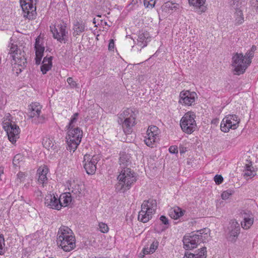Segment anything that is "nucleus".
I'll list each match as a JSON object with an SVG mask.
<instances>
[{"label": "nucleus", "instance_id": "f257e3e1", "mask_svg": "<svg viewBox=\"0 0 258 258\" xmlns=\"http://www.w3.org/2000/svg\"><path fill=\"white\" fill-rule=\"evenodd\" d=\"M57 244L65 251H70L76 247V239L72 230L68 227L61 226L57 232Z\"/></svg>", "mask_w": 258, "mask_h": 258}, {"label": "nucleus", "instance_id": "f03ea898", "mask_svg": "<svg viewBox=\"0 0 258 258\" xmlns=\"http://www.w3.org/2000/svg\"><path fill=\"white\" fill-rule=\"evenodd\" d=\"M142 209L138 215V220L146 223L152 218L157 208V202L153 199L144 201L141 206Z\"/></svg>", "mask_w": 258, "mask_h": 258}, {"label": "nucleus", "instance_id": "7ed1b4c3", "mask_svg": "<svg viewBox=\"0 0 258 258\" xmlns=\"http://www.w3.org/2000/svg\"><path fill=\"white\" fill-rule=\"evenodd\" d=\"M117 179L121 188H124L125 189H128L137 180L134 171L130 168L124 167L121 169Z\"/></svg>", "mask_w": 258, "mask_h": 258}, {"label": "nucleus", "instance_id": "20e7f679", "mask_svg": "<svg viewBox=\"0 0 258 258\" xmlns=\"http://www.w3.org/2000/svg\"><path fill=\"white\" fill-rule=\"evenodd\" d=\"M68 136L66 137L68 149L70 152H74L80 144L83 135V132L78 127L68 129Z\"/></svg>", "mask_w": 258, "mask_h": 258}, {"label": "nucleus", "instance_id": "39448f33", "mask_svg": "<svg viewBox=\"0 0 258 258\" xmlns=\"http://www.w3.org/2000/svg\"><path fill=\"white\" fill-rule=\"evenodd\" d=\"M251 62L249 59H245L242 53H236L232 57L234 74L239 75L244 73Z\"/></svg>", "mask_w": 258, "mask_h": 258}, {"label": "nucleus", "instance_id": "423d86ee", "mask_svg": "<svg viewBox=\"0 0 258 258\" xmlns=\"http://www.w3.org/2000/svg\"><path fill=\"white\" fill-rule=\"evenodd\" d=\"M194 112H188L181 118L180 125L183 132L189 134L194 132L197 127Z\"/></svg>", "mask_w": 258, "mask_h": 258}, {"label": "nucleus", "instance_id": "0eeeda50", "mask_svg": "<svg viewBox=\"0 0 258 258\" xmlns=\"http://www.w3.org/2000/svg\"><path fill=\"white\" fill-rule=\"evenodd\" d=\"M202 230L198 231V234H194L189 235H185L183 238L184 248L187 249H191L197 247L198 244L203 242Z\"/></svg>", "mask_w": 258, "mask_h": 258}, {"label": "nucleus", "instance_id": "6e6552de", "mask_svg": "<svg viewBox=\"0 0 258 258\" xmlns=\"http://www.w3.org/2000/svg\"><path fill=\"white\" fill-rule=\"evenodd\" d=\"M3 128L7 133L9 140L12 143H15L16 140L19 138L20 132L19 126L13 121L6 120L3 121Z\"/></svg>", "mask_w": 258, "mask_h": 258}, {"label": "nucleus", "instance_id": "1a4fd4ad", "mask_svg": "<svg viewBox=\"0 0 258 258\" xmlns=\"http://www.w3.org/2000/svg\"><path fill=\"white\" fill-rule=\"evenodd\" d=\"M36 1L37 0H20L24 17L29 20L36 18V7H34V5H36Z\"/></svg>", "mask_w": 258, "mask_h": 258}, {"label": "nucleus", "instance_id": "9d476101", "mask_svg": "<svg viewBox=\"0 0 258 258\" xmlns=\"http://www.w3.org/2000/svg\"><path fill=\"white\" fill-rule=\"evenodd\" d=\"M239 122V119L237 115L229 114L223 119L220 125L221 130L224 133H227L230 128H236Z\"/></svg>", "mask_w": 258, "mask_h": 258}, {"label": "nucleus", "instance_id": "9b49d317", "mask_svg": "<svg viewBox=\"0 0 258 258\" xmlns=\"http://www.w3.org/2000/svg\"><path fill=\"white\" fill-rule=\"evenodd\" d=\"M41 110V106L38 103H32L29 107L28 115L33 118L32 121L35 124L42 123L44 121L45 117L40 115Z\"/></svg>", "mask_w": 258, "mask_h": 258}, {"label": "nucleus", "instance_id": "f8f14e48", "mask_svg": "<svg viewBox=\"0 0 258 258\" xmlns=\"http://www.w3.org/2000/svg\"><path fill=\"white\" fill-rule=\"evenodd\" d=\"M129 113V109L124 111L120 114L119 120L118 121L120 124L122 123L124 132L127 133L131 132L132 127L134 125L135 123V117L133 115L127 117Z\"/></svg>", "mask_w": 258, "mask_h": 258}, {"label": "nucleus", "instance_id": "ddd939ff", "mask_svg": "<svg viewBox=\"0 0 258 258\" xmlns=\"http://www.w3.org/2000/svg\"><path fill=\"white\" fill-rule=\"evenodd\" d=\"M98 161V158L93 156L90 158V155L86 154L84 158V167L87 174L93 175L96 170V164Z\"/></svg>", "mask_w": 258, "mask_h": 258}, {"label": "nucleus", "instance_id": "4468645a", "mask_svg": "<svg viewBox=\"0 0 258 258\" xmlns=\"http://www.w3.org/2000/svg\"><path fill=\"white\" fill-rule=\"evenodd\" d=\"M147 138L144 140L147 146L153 147L158 137V128L152 125L149 127L147 131Z\"/></svg>", "mask_w": 258, "mask_h": 258}, {"label": "nucleus", "instance_id": "2eb2a0df", "mask_svg": "<svg viewBox=\"0 0 258 258\" xmlns=\"http://www.w3.org/2000/svg\"><path fill=\"white\" fill-rule=\"evenodd\" d=\"M66 26L61 24L58 25L57 27L55 26H54L53 28L51 26L50 27L53 37L60 42L63 41L64 42L66 41L65 37L68 33V31L66 30Z\"/></svg>", "mask_w": 258, "mask_h": 258}, {"label": "nucleus", "instance_id": "dca6fc26", "mask_svg": "<svg viewBox=\"0 0 258 258\" xmlns=\"http://www.w3.org/2000/svg\"><path fill=\"white\" fill-rule=\"evenodd\" d=\"M180 99L179 102L181 104L191 105L195 102V99L197 98V95L195 92L189 91H183L180 93Z\"/></svg>", "mask_w": 258, "mask_h": 258}, {"label": "nucleus", "instance_id": "f3484780", "mask_svg": "<svg viewBox=\"0 0 258 258\" xmlns=\"http://www.w3.org/2000/svg\"><path fill=\"white\" fill-rule=\"evenodd\" d=\"M230 225L229 232L227 238L229 241L234 242L240 233V228L239 223L235 220H231Z\"/></svg>", "mask_w": 258, "mask_h": 258}, {"label": "nucleus", "instance_id": "a211bd4d", "mask_svg": "<svg viewBox=\"0 0 258 258\" xmlns=\"http://www.w3.org/2000/svg\"><path fill=\"white\" fill-rule=\"evenodd\" d=\"M44 203L46 207L57 210H60L62 207L59 199L53 195L49 194L46 195L45 197Z\"/></svg>", "mask_w": 258, "mask_h": 258}, {"label": "nucleus", "instance_id": "6ab92c4d", "mask_svg": "<svg viewBox=\"0 0 258 258\" xmlns=\"http://www.w3.org/2000/svg\"><path fill=\"white\" fill-rule=\"evenodd\" d=\"M68 184L69 190L76 198L81 197L83 195V188L82 185L77 183L74 180L69 181Z\"/></svg>", "mask_w": 258, "mask_h": 258}, {"label": "nucleus", "instance_id": "aec40b11", "mask_svg": "<svg viewBox=\"0 0 258 258\" xmlns=\"http://www.w3.org/2000/svg\"><path fill=\"white\" fill-rule=\"evenodd\" d=\"M206 247H203L196 250L195 253L185 252L183 258H206L207 250Z\"/></svg>", "mask_w": 258, "mask_h": 258}, {"label": "nucleus", "instance_id": "412c9836", "mask_svg": "<svg viewBox=\"0 0 258 258\" xmlns=\"http://www.w3.org/2000/svg\"><path fill=\"white\" fill-rule=\"evenodd\" d=\"M206 0H188L190 5L196 8V11L199 14H201L206 11L207 8L204 6Z\"/></svg>", "mask_w": 258, "mask_h": 258}, {"label": "nucleus", "instance_id": "4be33fe9", "mask_svg": "<svg viewBox=\"0 0 258 258\" xmlns=\"http://www.w3.org/2000/svg\"><path fill=\"white\" fill-rule=\"evenodd\" d=\"M48 172V169L47 166L43 165L40 166L37 170L38 174V181L40 183H44L47 180L46 175Z\"/></svg>", "mask_w": 258, "mask_h": 258}, {"label": "nucleus", "instance_id": "5701e85b", "mask_svg": "<svg viewBox=\"0 0 258 258\" xmlns=\"http://www.w3.org/2000/svg\"><path fill=\"white\" fill-rule=\"evenodd\" d=\"M137 41V44L142 48L147 46L148 42L150 41V36L149 33L145 32L140 34Z\"/></svg>", "mask_w": 258, "mask_h": 258}, {"label": "nucleus", "instance_id": "b1692460", "mask_svg": "<svg viewBox=\"0 0 258 258\" xmlns=\"http://www.w3.org/2000/svg\"><path fill=\"white\" fill-rule=\"evenodd\" d=\"M52 56H45L43 60L41 71L43 74H45L52 67Z\"/></svg>", "mask_w": 258, "mask_h": 258}, {"label": "nucleus", "instance_id": "393cba45", "mask_svg": "<svg viewBox=\"0 0 258 258\" xmlns=\"http://www.w3.org/2000/svg\"><path fill=\"white\" fill-rule=\"evenodd\" d=\"M85 31V24L82 22H80L77 21L74 24V32L73 35L77 36L80 35L82 33Z\"/></svg>", "mask_w": 258, "mask_h": 258}, {"label": "nucleus", "instance_id": "a878e982", "mask_svg": "<svg viewBox=\"0 0 258 258\" xmlns=\"http://www.w3.org/2000/svg\"><path fill=\"white\" fill-rule=\"evenodd\" d=\"M10 52L11 56L13 57L14 60L17 59V58L15 57L16 56L18 58L24 56V52H22L20 49L18 48L17 46H12L10 48Z\"/></svg>", "mask_w": 258, "mask_h": 258}, {"label": "nucleus", "instance_id": "bb28decb", "mask_svg": "<svg viewBox=\"0 0 258 258\" xmlns=\"http://www.w3.org/2000/svg\"><path fill=\"white\" fill-rule=\"evenodd\" d=\"M58 199L62 205V207L67 206L72 202V197L70 192H69L68 194H63L61 195Z\"/></svg>", "mask_w": 258, "mask_h": 258}, {"label": "nucleus", "instance_id": "cd10ccee", "mask_svg": "<svg viewBox=\"0 0 258 258\" xmlns=\"http://www.w3.org/2000/svg\"><path fill=\"white\" fill-rule=\"evenodd\" d=\"M183 215V211L179 208L176 207L171 209L169 213L171 218L177 219Z\"/></svg>", "mask_w": 258, "mask_h": 258}, {"label": "nucleus", "instance_id": "c85d7f7f", "mask_svg": "<svg viewBox=\"0 0 258 258\" xmlns=\"http://www.w3.org/2000/svg\"><path fill=\"white\" fill-rule=\"evenodd\" d=\"M119 162L121 169H123V167H127L126 166L131 163L130 156L127 154H122L120 157Z\"/></svg>", "mask_w": 258, "mask_h": 258}, {"label": "nucleus", "instance_id": "c756f323", "mask_svg": "<svg viewBox=\"0 0 258 258\" xmlns=\"http://www.w3.org/2000/svg\"><path fill=\"white\" fill-rule=\"evenodd\" d=\"M42 144L46 149L50 150V149L54 150V144L53 139L50 138L45 137L43 139Z\"/></svg>", "mask_w": 258, "mask_h": 258}, {"label": "nucleus", "instance_id": "7c9ffc66", "mask_svg": "<svg viewBox=\"0 0 258 258\" xmlns=\"http://www.w3.org/2000/svg\"><path fill=\"white\" fill-rule=\"evenodd\" d=\"M235 17V24L236 25H239L244 22V17L241 10L239 9L236 10Z\"/></svg>", "mask_w": 258, "mask_h": 258}, {"label": "nucleus", "instance_id": "2f4dec72", "mask_svg": "<svg viewBox=\"0 0 258 258\" xmlns=\"http://www.w3.org/2000/svg\"><path fill=\"white\" fill-rule=\"evenodd\" d=\"M17 59L14 60L15 63H17L19 67H21L19 68V71H22V69H24L26 67L27 61L26 58L24 56L18 58L17 56H15Z\"/></svg>", "mask_w": 258, "mask_h": 258}, {"label": "nucleus", "instance_id": "473e14b6", "mask_svg": "<svg viewBox=\"0 0 258 258\" xmlns=\"http://www.w3.org/2000/svg\"><path fill=\"white\" fill-rule=\"evenodd\" d=\"M253 223V217L245 218L243 221L241 222V227L245 229H249Z\"/></svg>", "mask_w": 258, "mask_h": 258}, {"label": "nucleus", "instance_id": "72a5a7b5", "mask_svg": "<svg viewBox=\"0 0 258 258\" xmlns=\"http://www.w3.org/2000/svg\"><path fill=\"white\" fill-rule=\"evenodd\" d=\"M178 4L173 3L171 2H168L165 3L163 6L162 8L166 11L169 10H173L177 8Z\"/></svg>", "mask_w": 258, "mask_h": 258}, {"label": "nucleus", "instance_id": "f704fd0d", "mask_svg": "<svg viewBox=\"0 0 258 258\" xmlns=\"http://www.w3.org/2000/svg\"><path fill=\"white\" fill-rule=\"evenodd\" d=\"M79 116L78 113H75L74 114V115L72 116L71 120L68 124L67 125L68 129L69 128H73L74 126V123L76 122L77 121L78 117Z\"/></svg>", "mask_w": 258, "mask_h": 258}, {"label": "nucleus", "instance_id": "c9c22d12", "mask_svg": "<svg viewBox=\"0 0 258 258\" xmlns=\"http://www.w3.org/2000/svg\"><path fill=\"white\" fill-rule=\"evenodd\" d=\"M5 246V239L2 234H0V254L3 255L5 252L4 248Z\"/></svg>", "mask_w": 258, "mask_h": 258}, {"label": "nucleus", "instance_id": "e433bc0d", "mask_svg": "<svg viewBox=\"0 0 258 258\" xmlns=\"http://www.w3.org/2000/svg\"><path fill=\"white\" fill-rule=\"evenodd\" d=\"M23 160V157L21 154H17L14 157L13 163L14 166H17L18 164Z\"/></svg>", "mask_w": 258, "mask_h": 258}, {"label": "nucleus", "instance_id": "4c0bfd02", "mask_svg": "<svg viewBox=\"0 0 258 258\" xmlns=\"http://www.w3.org/2000/svg\"><path fill=\"white\" fill-rule=\"evenodd\" d=\"M99 227L100 231L102 233H107L108 231V227L107 225L104 223H100L99 224Z\"/></svg>", "mask_w": 258, "mask_h": 258}, {"label": "nucleus", "instance_id": "58836bf2", "mask_svg": "<svg viewBox=\"0 0 258 258\" xmlns=\"http://www.w3.org/2000/svg\"><path fill=\"white\" fill-rule=\"evenodd\" d=\"M144 6L148 8L150 7L151 8H153L155 4V0H144Z\"/></svg>", "mask_w": 258, "mask_h": 258}, {"label": "nucleus", "instance_id": "ea45409f", "mask_svg": "<svg viewBox=\"0 0 258 258\" xmlns=\"http://www.w3.org/2000/svg\"><path fill=\"white\" fill-rule=\"evenodd\" d=\"M232 194L231 190L228 189L224 191L221 194V198L223 200H226L229 198V197Z\"/></svg>", "mask_w": 258, "mask_h": 258}, {"label": "nucleus", "instance_id": "a19ab883", "mask_svg": "<svg viewBox=\"0 0 258 258\" xmlns=\"http://www.w3.org/2000/svg\"><path fill=\"white\" fill-rule=\"evenodd\" d=\"M159 245V242L157 241H153L152 243L151 244L150 247V250L151 252V253H153L155 251L156 249L157 248Z\"/></svg>", "mask_w": 258, "mask_h": 258}, {"label": "nucleus", "instance_id": "79ce46f5", "mask_svg": "<svg viewBox=\"0 0 258 258\" xmlns=\"http://www.w3.org/2000/svg\"><path fill=\"white\" fill-rule=\"evenodd\" d=\"M214 181L217 184H221L223 181V178L221 175H216L214 177Z\"/></svg>", "mask_w": 258, "mask_h": 258}, {"label": "nucleus", "instance_id": "37998d69", "mask_svg": "<svg viewBox=\"0 0 258 258\" xmlns=\"http://www.w3.org/2000/svg\"><path fill=\"white\" fill-rule=\"evenodd\" d=\"M241 214L243 219H245V218H248V217L250 218L253 217V215L252 214V213L248 211H243V212L241 213Z\"/></svg>", "mask_w": 258, "mask_h": 258}, {"label": "nucleus", "instance_id": "c03bdc74", "mask_svg": "<svg viewBox=\"0 0 258 258\" xmlns=\"http://www.w3.org/2000/svg\"><path fill=\"white\" fill-rule=\"evenodd\" d=\"M242 2H240V0H232V3L231 5L233 7L235 10L239 9L238 7L241 5Z\"/></svg>", "mask_w": 258, "mask_h": 258}, {"label": "nucleus", "instance_id": "a18cd8bd", "mask_svg": "<svg viewBox=\"0 0 258 258\" xmlns=\"http://www.w3.org/2000/svg\"><path fill=\"white\" fill-rule=\"evenodd\" d=\"M35 53L43 54L45 48L43 45L38 46L37 48H35Z\"/></svg>", "mask_w": 258, "mask_h": 258}, {"label": "nucleus", "instance_id": "49530a36", "mask_svg": "<svg viewBox=\"0 0 258 258\" xmlns=\"http://www.w3.org/2000/svg\"><path fill=\"white\" fill-rule=\"evenodd\" d=\"M256 174L254 170L249 169L248 171H245L244 176H249L250 177L254 176Z\"/></svg>", "mask_w": 258, "mask_h": 258}, {"label": "nucleus", "instance_id": "de8ad7c7", "mask_svg": "<svg viewBox=\"0 0 258 258\" xmlns=\"http://www.w3.org/2000/svg\"><path fill=\"white\" fill-rule=\"evenodd\" d=\"M67 82L73 88L77 87V84L73 80V79L72 77H69L67 79Z\"/></svg>", "mask_w": 258, "mask_h": 258}, {"label": "nucleus", "instance_id": "09e8293b", "mask_svg": "<svg viewBox=\"0 0 258 258\" xmlns=\"http://www.w3.org/2000/svg\"><path fill=\"white\" fill-rule=\"evenodd\" d=\"M254 53L252 52H251L250 50H249V51L247 52L245 55H244V57L245 59H249V60H251V58L253 57Z\"/></svg>", "mask_w": 258, "mask_h": 258}, {"label": "nucleus", "instance_id": "8fccbe9b", "mask_svg": "<svg viewBox=\"0 0 258 258\" xmlns=\"http://www.w3.org/2000/svg\"><path fill=\"white\" fill-rule=\"evenodd\" d=\"M43 55V54L36 53L35 61L36 64H39L40 63Z\"/></svg>", "mask_w": 258, "mask_h": 258}, {"label": "nucleus", "instance_id": "3c124183", "mask_svg": "<svg viewBox=\"0 0 258 258\" xmlns=\"http://www.w3.org/2000/svg\"><path fill=\"white\" fill-rule=\"evenodd\" d=\"M160 220L162 222V223L163 224H164V225H167L169 224V220L167 219V218L165 216H163V215L161 216L160 217Z\"/></svg>", "mask_w": 258, "mask_h": 258}, {"label": "nucleus", "instance_id": "603ef678", "mask_svg": "<svg viewBox=\"0 0 258 258\" xmlns=\"http://www.w3.org/2000/svg\"><path fill=\"white\" fill-rule=\"evenodd\" d=\"M169 151L171 154H175L178 153V150L177 146H172L170 147Z\"/></svg>", "mask_w": 258, "mask_h": 258}, {"label": "nucleus", "instance_id": "864d4df0", "mask_svg": "<svg viewBox=\"0 0 258 258\" xmlns=\"http://www.w3.org/2000/svg\"><path fill=\"white\" fill-rule=\"evenodd\" d=\"M42 45V42H41L40 36H38L35 41V48Z\"/></svg>", "mask_w": 258, "mask_h": 258}, {"label": "nucleus", "instance_id": "5fc2aeb1", "mask_svg": "<svg viewBox=\"0 0 258 258\" xmlns=\"http://www.w3.org/2000/svg\"><path fill=\"white\" fill-rule=\"evenodd\" d=\"M114 47V42L113 39H110L108 44V49L109 50H112Z\"/></svg>", "mask_w": 258, "mask_h": 258}, {"label": "nucleus", "instance_id": "6e6d98bb", "mask_svg": "<svg viewBox=\"0 0 258 258\" xmlns=\"http://www.w3.org/2000/svg\"><path fill=\"white\" fill-rule=\"evenodd\" d=\"M250 3L252 6L256 7V9L258 10V0H251Z\"/></svg>", "mask_w": 258, "mask_h": 258}, {"label": "nucleus", "instance_id": "4d7b16f0", "mask_svg": "<svg viewBox=\"0 0 258 258\" xmlns=\"http://www.w3.org/2000/svg\"><path fill=\"white\" fill-rule=\"evenodd\" d=\"M11 117H12L10 113H8L4 117L3 121H5L6 120H9L10 121H13L11 120Z\"/></svg>", "mask_w": 258, "mask_h": 258}, {"label": "nucleus", "instance_id": "13d9d810", "mask_svg": "<svg viewBox=\"0 0 258 258\" xmlns=\"http://www.w3.org/2000/svg\"><path fill=\"white\" fill-rule=\"evenodd\" d=\"M143 253L144 254H148L150 253H151V252L150 251V248H145L143 249Z\"/></svg>", "mask_w": 258, "mask_h": 258}, {"label": "nucleus", "instance_id": "bf43d9fd", "mask_svg": "<svg viewBox=\"0 0 258 258\" xmlns=\"http://www.w3.org/2000/svg\"><path fill=\"white\" fill-rule=\"evenodd\" d=\"M249 169L254 170L253 167H252L251 165L246 164L245 171H248Z\"/></svg>", "mask_w": 258, "mask_h": 258}, {"label": "nucleus", "instance_id": "052dcab7", "mask_svg": "<svg viewBox=\"0 0 258 258\" xmlns=\"http://www.w3.org/2000/svg\"><path fill=\"white\" fill-rule=\"evenodd\" d=\"M255 50H256V46H254V45H253V46L251 47V49H250V50L251 51V52H253V53H254V51H255Z\"/></svg>", "mask_w": 258, "mask_h": 258}, {"label": "nucleus", "instance_id": "680f3d73", "mask_svg": "<svg viewBox=\"0 0 258 258\" xmlns=\"http://www.w3.org/2000/svg\"><path fill=\"white\" fill-rule=\"evenodd\" d=\"M93 23H94V24H95V23H96L95 19H94V20H93Z\"/></svg>", "mask_w": 258, "mask_h": 258}]
</instances>
